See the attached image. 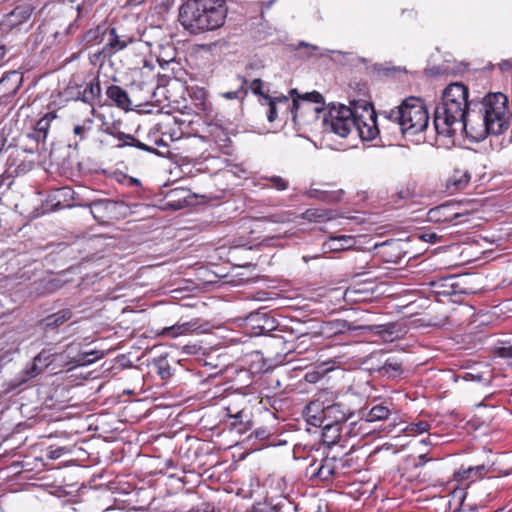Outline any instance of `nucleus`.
I'll use <instances>...</instances> for the list:
<instances>
[{
	"label": "nucleus",
	"mask_w": 512,
	"mask_h": 512,
	"mask_svg": "<svg viewBox=\"0 0 512 512\" xmlns=\"http://www.w3.org/2000/svg\"><path fill=\"white\" fill-rule=\"evenodd\" d=\"M336 394L329 390H321L315 394L314 399L305 407L306 419L315 418L331 405L336 404Z\"/></svg>",
	"instance_id": "ddd939ff"
},
{
	"label": "nucleus",
	"mask_w": 512,
	"mask_h": 512,
	"mask_svg": "<svg viewBox=\"0 0 512 512\" xmlns=\"http://www.w3.org/2000/svg\"><path fill=\"white\" fill-rule=\"evenodd\" d=\"M355 244V240L352 236H336L331 237L327 243L331 251H342L352 248Z\"/></svg>",
	"instance_id": "c756f323"
},
{
	"label": "nucleus",
	"mask_w": 512,
	"mask_h": 512,
	"mask_svg": "<svg viewBox=\"0 0 512 512\" xmlns=\"http://www.w3.org/2000/svg\"><path fill=\"white\" fill-rule=\"evenodd\" d=\"M176 55L177 51L173 45H159V52L156 55L157 62L164 69L165 66L175 62Z\"/></svg>",
	"instance_id": "c85d7f7f"
},
{
	"label": "nucleus",
	"mask_w": 512,
	"mask_h": 512,
	"mask_svg": "<svg viewBox=\"0 0 512 512\" xmlns=\"http://www.w3.org/2000/svg\"><path fill=\"white\" fill-rule=\"evenodd\" d=\"M143 35L139 29H132L125 23H117L114 26L108 24V36L102 53L105 56H112L126 49L129 45L142 41Z\"/></svg>",
	"instance_id": "423d86ee"
},
{
	"label": "nucleus",
	"mask_w": 512,
	"mask_h": 512,
	"mask_svg": "<svg viewBox=\"0 0 512 512\" xmlns=\"http://www.w3.org/2000/svg\"><path fill=\"white\" fill-rule=\"evenodd\" d=\"M103 354L96 350L78 351L74 354L73 345L69 344L63 351H55L54 366L55 369L71 370L80 366H87L100 359Z\"/></svg>",
	"instance_id": "1a4fd4ad"
},
{
	"label": "nucleus",
	"mask_w": 512,
	"mask_h": 512,
	"mask_svg": "<svg viewBox=\"0 0 512 512\" xmlns=\"http://www.w3.org/2000/svg\"><path fill=\"white\" fill-rule=\"evenodd\" d=\"M309 196L319 201L336 203L341 200L342 191H322L318 189H312L309 192Z\"/></svg>",
	"instance_id": "2f4dec72"
},
{
	"label": "nucleus",
	"mask_w": 512,
	"mask_h": 512,
	"mask_svg": "<svg viewBox=\"0 0 512 512\" xmlns=\"http://www.w3.org/2000/svg\"><path fill=\"white\" fill-rule=\"evenodd\" d=\"M157 368L162 379H167L172 375L170 365L165 359H160L157 362Z\"/></svg>",
	"instance_id": "49530a36"
},
{
	"label": "nucleus",
	"mask_w": 512,
	"mask_h": 512,
	"mask_svg": "<svg viewBox=\"0 0 512 512\" xmlns=\"http://www.w3.org/2000/svg\"><path fill=\"white\" fill-rule=\"evenodd\" d=\"M145 0H129L128 3L133 6H138L144 3Z\"/></svg>",
	"instance_id": "69168bd1"
},
{
	"label": "nucleus",
	"mask_w": 512,
	"mask_h": 512,
	"mask_svg": "<svg viewBox=\"0 0 512 512\" xmlns=\"http://www.w3.org/2000/svg\"><path fill=\"white\" fill-rule=\"evenodd\" d=\"M263 82L261 79H254L250 82L249 86L247 85L248 91L251 90L252 93L260 96V101H263L264 96H269L268 94L263 93L262 91Z\"/></svg>",
	"instance_id": "a18cd8bd"
},
{
	"label": "nucleus",
	"mask_w": 512,
	"mask_h": 512,
	"mask_svg": "<svg viewBox=\"0 0 512 512\" xmlns=\"http://www.w3.org/2000/svg\"><path fill=\"white\" fill-rule=\"evenodd\" d=\"M383 370L386 373H400L402 370L401 364L396 361L387 360L383 365Z\"/></svg>",
	"instance_id": "de8ad7c7"
},
{
	"label": "nucleus",
	"mask_w": 512,
	"mask_h": 512,
	"mask_svg": "<svg viewBox=\"0 0 512 512\" xmlns=\"http://www.w3.org/2000/svg\"><path fill=\"white\" fill-rule=\"evenodd\" d=\"M430 425L425 421H420L418 423L411 424L409 427L410 432L415 433H423L429 430Z\"/></svg>",
	"instance_id": "3c124183"
},
{
	"label": "nucleus",
	"mask_w": 512,
	"mask_h": 512,
	"mask_svg": "<svg viewBox=\"0 0 512 512\" xmlns=\"http://www.w3.org/2000/svg\"><path fill=\"white\" fill-rule=\"evenodd\" d=\"M390 416V409L387 406L378 404L373 406L366 414V421L375 422L386 420Z\"/></svg>",
	"instance_id": "72a5a7b5"
},
{
	"label": "nucleus",
	"mask_w": 512,
	"mask_h": 512,
	"mask_svg": "<svg viewBox=\"0 0 512 512\" xmlns=\"http://www.w3.org/2000/svg\"><path fill=\"white\" fill-rule=\"evenodd\" d=\"M247 321L253 328L259 329V331L257 332L258 334H262L271 329V327L267 326L269 319L267 318V315L265 313H251L247 317Z\"/></svg>",
	"instance_id": "473e14b6"
},
{
	"label": "nucleus",
	"mask_w": 512,
	"mask_h": 512,
	"mask_svg": "<svg viewBox=\"0 0 512 512\" xmlns=\"http://www.w3.org/2000/svg\"><path fill=\"white\" fill-rule=\"evenodd\" d=\"M106 132L108 134L114 136L116 139H118L121 142L117 145V148L132 146V147H136L140 150L146 151L148 153H157V150L155 148L140 142L137 138H135L131 134H126L121 131L114 133L109 128L106 129Z\"/></svg>",
	"instance_id": "b1692460"
},
{
	"label": "nucleus",
	"mask_w": 512,
	"mask_h": 512,
	"mask_svg": "<svg viewBox=\"0 0 512 512\" xmlns=\"http://www.w3.org/2000/svg\"><path fill=\"white\" fill-rule=\"evenodd\" d=\"M12 184L10 181V175L7 172H4L0 176V195L4 193L6 189H8Z\"/></svg>",
	"instance_id": "603ef678"
},
{
	"label": "nucleus",
	"mask_w": 512,
	"mask_h": 512,
	"mask_svg": "<svg viewBox=\"0 0 512 512\" xmlns=\"http://www.w3.org/2000/svg\"><path fill=\"white\" fill-rule=\"evenodd\" d=\"M473 115L468 112V88L452 83L443 91L442 102L435 109L434 128L438 135L452 137L457 132L470 137Z\"/></svg>",
	"instance_id": "f257e3e1"
},
{
	"label": "nucleus",
	"mask_w": 512,
	"mask_h": 512,
	"mask_svg": "<svg viewBox=\"0 0 512 512\" xmlns=\"http://www.w3.org/2000/svg\"><path fill=\"white\" fill-rule=\"evenodd\" d=\"M353 414L354 413L351 412L350 409L338 402L325 409L323 413H320L317 417L308 419L307 422L313 426L323 425V423L342 425L345 421L351 418Z\"/></svg>",
	"instance_id": "9b49d317"
},
{
	"label": "nucleus",
	"mask_w": 512,
	"mask_h": 512,
	"mask_svg": "<svg viewBox=\"0 0 512 512\" xmlns=\"http://www.w3.org/2000/svg\"><path fill=\"white\" fill-rule=\"evenodd\" d=\"M189 330V325L187 323L181 325H174L171 327H167L164 329L163 333L167 334L173 338L178 337L186 333Z\"/></svg>",
	"instance_id": "37998d69"
},
{
	"label": "nucleus",
	"mask_w": 512,
	"mask_h": 512,
	"mask_svg": "<svg viewBox=\"0 0 512 512\" xmlns=\"http://www.w3.org/2000/svg\"><path fill=\"white\" fill-rule=\"evenodd\" d=\"M101 86L98 78L86 84L83 90L78 91L75 100H80L87 104L90 109V114L94 115L95 108L94 102L101 97Z\"/></svg>",
	"instance_id": "6ab92c4d"
},
{
	"label": "nucleus",
	"mask_w": 512,
	"mask_h": 512,
	"mask_svg": "<svg viewBox=\"0 0 512 512\" xmlns=\"http://www.w3.org/2000/svg\"><path fill=\"white\" fill-rule=\"evenodd\" d=\"M464 501H465V495H462L459 508L455 512H464L466 510V505H465Z\"/></svg>",
	"instance_id": "e2e57ef3"
},
{
	"label": "nucleus",
	"mask_w": 512,
	"mask_h": 512,
	"mask_svg": "<svg viewBox=\"0 0 512 512\" xmlns=\"http://www.w3.org/2000/svg\"><path fill=\"white\" fill-rule=\"evenodd\" d=\"M261 104L268 106L267 119L269 122H273L276 120L279 108L281 109L283 115H289L290 99L288 96H264Z\"/></svg>",
	"instance_id": "f3484780"
},
{
	"label": "nucleus",
	"mask_w": 512,
	"mask_h": 512,
	"mask_svg": "<svg viewBox=\"0 0 512 512\" xmlns=\"http://www.w3.org/2000/svg\"><path fill=\"white\" fill-rule=\"evenodd\" d=\"M254 435L256 438L263 440L270 435V432L265 428H259L254 431Z\"/></svg>",
	"instance_id": "6e6d98bb"
},
{
	"label": "nucleus",
	"mask_w": 512,
	"mask_h": 512,
	"mask_svg": "<svg viewBox=\"0 0 512 512\" xmlns=\"http://www.w3.org/2000/svg\"><path fill=\"white\" fill-rule=\"evenodd\" d=\"M237 80L240 83L239 89L223 93V97L226 99H243L248 94V80L241 75H237Z\"/></svg>",
	"instance_id": "e433bc0d"
},
{
	"label": "nucleus",
	"mask_w": 512,
	"mask_h": 512,
	"mask_svg": "<svg viewBox=\"0 0 512 512\" xmlns=\"http://www.w3.org/2000/svg\"><path fill=\"white\" fill-rule=\"evenodd\" d=\"M117 202L109 199L95 200L90 203V212L94 219L99 223H104L112 218L113 213L116 211Z\"/></svg>",
	"instance_id": "2eb2a0df"
},
{
	"label": "nucleus",
	"mask_w": 512,
	"mask_h": 512,
	"mask_svg": "<svg viewBox=\"0 0 512 512\" xmlns=\"http://www.w3.org/2000/svg\"><path fill=\"white\" fill-rule=\"evenodd\" d=\"M321 375L318 372H308L305 375V380L309 383H316Z\"/></svg>",
	"instance_id": "5fc2aeb1"
},
{
	"label": "nucleus",
	"mask_w": 512,
	"mask_h": 512,
	"mask_svg": "<svg viewBox=\"0 0 512 512\" xmlns=\"http://www.w3.org/2000/svg\"><path fill=\"white\" fill-rule=\"evenodd\" d=\"M470 174L464 169H455L446 181V188L450 193L466 188L470 181Z\"/></svg>",
	"instance_id": "393cba45"
},
{
	"label": "nucleus",
	"mask_w": 512,
	"mask_h": 512,
	"mask_svg": "<svg viewBox=\"0 0 512 512\" xmlns=\"http://www.w3.org/2000/svg\"><path fill=\"white\" fill-rule=\"evenodd\" d=\"M227 417L231 420L230 426L240 434L246 433L252 428V415L247 401L239 397L225 407Z\"/></svg>",
	"instance_id": "9d476101"
},
{
	"label": "nucleus",
	"mask_w": 512,
	"mask_h": 512,
	"mask_svg": "<svg viewBox=\"0 0 512 512\" xmlns=\"http://www.w3.org/2000/svg\"><path fill=\"white\" fill-rule=\"evenodd\" d=\"M262 180L270 183V185L263 184L262 188L273 187L278 191H284L289 187V181L281 176L263 177Z\"/></svg>",
	"instance_id": "ea45409f"
},
{
	"label": "nucleus",
	"mask_w": 512,
	"mask_h": 512,
	"mask_svg": "<svg viewBox=\"0 0 512 512\" xmlns=\"http://www.w3.org/2000/svg\"><path fill=\"white\" fill-rule=\"evenodd\" d=\"M55 112L46 113L35 125V129L42 133V137H47L51 122L56 118Z\"/></svg>",
	"instance_id": "58836bf2"
},
{
	"label": "nucleus",
	"mask_w": 512,
	"mask_h": 512,
	"mask_svg": "<svg viewBox=\"0 0 512 512\" xmlns=\"http://www.w3.org/2000/svg\"><path fill=\"white\" fill-rule=\"evenodd\" d=\"M465 215L459 211V205L454 203L436 206L427 213L428 220L435 223H452Z\"/></svg>",
	"instance_id": "f8f14e48"
},
{
	"label": "nucleus",
	"mask_w": 512,
	"mask_h": 512,
	"mask_svg": "<svg viewBox=\"0 0 512 512\" xmlns=\"http://www.w3.org/2000/svg\"><path fill=\"white\" fill-rule=\"evenodd\" d=\"M108 36V24L101 23L97 25L95 28H91L86 31L82 35V41L85 42L86 45H95L100 44L102 42L106 43V39Z\"/></svg>",
	"instance_id": "bb28decb"
},
{
	"label": "nucleus",
	"mask_w": 512,
	"mask_h": 512,
	"mask_svg": "<svg viewBox=\"0 0 512 512\" xmlns=\"http://www.w3.org/2000/svg\"><path fill=\"white\" fill-rule=\"evenodd\" d=\"M286 342H283V341H277V343L275 344V346L278 348L279 346H286Z\"/></svg>",
	"instance_id": "774afa93"
},
{
	"label": "nucleus",
	"mask_w": 512,
	"mask_h": 512,
	"mask_svg": "<svg viewBox=\"0 0 512 512\" xmlns=\"http://www.w3.org/2000/svg\"><path fill=\"white\" fill-rule=\"evenodd\" d=\"M355 130L363 141H372L380 133L377 125V115L372 104L368 102L354 103Z\"/></svg>",
	"instance_id": "6e6552de"
},
{
	"label": "nucleus",
	"mask_w": 512,
	"mask_h": 512,
	"mask_svg": "<svg viewBox=\"0 0 512 512\" xmlns=\"http://www.w3.org/2000/svg\"><path fill=\"white\" fill-rule=\"evenodd\" d=\"M403 135H416L428 127L429 115L424 102L417 97L406 98L399 106L383 113Z\"/></svg>",
	"instance_id": "20e7f679"
},
{
	"label": "nucleus",
	"mask_w": 512,
	"mask_h": 512,
	"mask_svg": "<svg viewBox=\"0 0 512 512\" xmlns=\"http://www.w3.org/2000/svg\"><path fill=\"white\" fill-rule=\"evenodd\" d=\"M298 347H283L282 348V352L283 353H277L276 355V361L278 363H282L283 361H285L286 357L288 354H290L292 352V350H296Z\"/></svg>",
	"instance_id": "864d4df0"
},
{
	"label": "nucleus",
	"mask_w": 512,
	"mask_h": 512,
	"mask_svg": "<svg viewBox=\"0 0 512 512\" xmlns=\"http://www.w3.org/2000/svg\"><path fill=\"white\" fill-rule=\"evenodd\" d=\"M501 71H508L512 68V59H506L499 63Z\"/></svg>",
	"instance_id": "4d7b16f0"
},
{
	"label": "nucleus",
	"mask_w": 512,
	"mask_h": 512,
	"mask_svg": "<svg viewBox=\"0 0 512 512\" xmlns=\"http://www.w3.org/2000/svg\"><path fill=\"white\" fill-rule=\"evenodd\" d=\"M56 349L54 347L43 348L36 356L35 361H38L44 368L54 366V357Z\"/></svg>",
	"instance_id": "f704fd0d"
},
{
	"label": "nucleus",
	"mask_w": 512,
	"mask_h": 512,
	"mask_svg": "<svg viewBox=\"0 0 512 512\" xmlns=\"http://www.w3.org/2000/svg\"><path fill=\"white\" fill-rule=\"evenodd\" d=\"M299 46L309 47V48H311V49H313V50H318V47L313 46V45H310V44L305 43V42H300V43H299Z\"/></svg>",
	"instance_id": "338daca9"
},
{
	"label": "nucleus",
	"mask_w": 512,
	"mask_h": 512,
	"mask_svg": "<svg viewBox=\"0 0 512 512\" xmlns=\"http://www.w3.org/2000/svg\"><path fill=\"white\" fill-rule=\"evenodd\" d=\"M312 478H319L323 481L330 480L336 469L335 458L325 457L319 464L311 463L308 467Z\"/></svg>",
	"instance_id": "412c9836"
},
{
	"label": "nucleus",
	"mask_w": 512,
	"mask_h": 512,
	"mask_svg": "<svg viewBox=\"0 0 512 512\" xmlns=\"http://www.w3.org/2000/svg\"><path fill=\"white\" fill-rule=\"evenodd\" d=\"M356 330H360V326H354L346 320L336 319L323 322L320 326L319 333L324 337L331 338Z\"/></svg>",
	"instance_id": "dca6fc26"
},
{
	"label": "nucleus",
	"mask_w": 512,
	"mask_h": 512,
	"mask_svg": "<svg viewBox=\"0 0 512 512\" xmlns=\"http://www.w3.org/2000/svg\"><path fill=\"white\" fill-rule=\"evenodd\" d=\"M93 119L86 118L82 121V123H78L74 125L73 134L79 138L80 141H83L87 138L88 133L92 130Z\"/></svg>",
	"instance_id": "4c0bfd02"
},
{
	"label": "nucleus",
	"mask_w": 512,
	"mask_h": 512,
	"mask_svg": "<svg viewBox=\"0 0 512 512\" xmlns=\"http://www.w3.org/2000/svg\"><path fill=\"white\" fill-rule=\"evenodd\" d=\"M44 369L45 368L40 365L38 361H35L34 357L31 363L27 364L26 367L14 379L7 383L6 392L17 390L29 380L42 373Z\"/></svg>",
	"instance_id": "4468645a"
},
{
	"label": "nucleus",
	"mask_w": 512,
	"mask_h": 512,
	"mask_svg": "<svg viewBox=\"0 0 512 512\" xmlns=\"http://www.w3.org/2000/svg\"><path fill=\"white\" fill-rule=\"evenodd\" d=\"M303 217L309 221L326 220V219L331 218L328 215L327 211L315 209V208L307 209L305 211V213L303 214Z\"/></svg>",
	"instance_id": "79ce46f5"
},
{
	"label": "nucleus",
	"mask_w": 512,
	"mask_h": 512,
	"mask_svg": "<svg viewBox=\"0 0 512 512\" xmlns=\"http://www.w3.org/2000/svg\"><path fill=\"white\" fill-rule=\"evenodd\" d=\"M354 103L352 107L345 105H333L323 116V128L327 132H332L342 138L347 137L355 124Z\"/></svg>",
	"instance_id": "0eeeda50"
},
{
	"label": "nucleus",
	"mask_w": 512,
	"mask_h": 512,
	"mask_svg": "<svg viewBox=\"0 0 512 512\" xmlns=\"http://www.w3.org/2000/svg\"><path fill=\"white\" fill-rule=\"evenodd\" d=\"M77 26L75 25V23H69L68 26L65 28L63 34L65 35H70V34H73L76 30H77Z\"/></svg>",
	"instance_id": "bf43d9fd"
},
{
	"label": "nucleus",
	"mask_w": 512,
	"mask_h": 512,
	"mask_svg": "<svg viewBox=\"0 0 512 512\" xmlns=\"http://www.w3.org/2000/svg\"><path fill=\"white\" fill-rule=\"evenodd\" d=\"M70 309H62L38 321L37 326L44 332L55 331L72 318Z\"/></svg>",
	"instance_id": "a211bd4d"
},
{
	"label": "nucleus",
	"mask_w": 512,
	"mask_h": 512,
	"mask_svg": "<svg viewBox=\"0 0 512 512\" xmlns=\"http://www.w3.org/2000/svg\"><path fill=\"white\" fill-rule=\"evenodd\" d=\"M194 97H195V100L198 101V103H196V105L199 110L206 112V113L210 112L211 104L207 100V92L204 89H198L197 91H195Z\"/></svg>",
	"instance_id": "a19ab883"
},
{
	"label": "nucleus",
	"mask_w": 512,
	"mask_h": 512,
	"mask_svg": "<svg viewBox=\"0 0 512 512\" xmlns=\"http://www.w3.org/2000/svg\"><path fill=\"white\" fill-rule=\"evenodd\" d=\"M226 16L225 0H188L179 10L180 24L192 34L218 29Z\"/></svg>",
	"instance_id": "f03ea898"
},
{
	"label": "nucleus",
	"mask_w": 512,
	"mask_h": 512,
	"mask_svg": "<svg viewBox=\"0 0 512 512\" xmlns=\"http://www.w3.org/2000/svg\"><path fill=\"white\" fill-rule=\"evenodd\" d=\"M32 11L33 8L29 4L19 5L5 15L4 25L10 28L17 27L30 18Z\"/></svg>",
	"instance_id": "5701e85b"
},
{
	"label": "nucleus",
	"mask_w": 512,
	"mask_h": 512,
	"mask_svg": "<svg viewBox=\"0 0 512 512\" xmlns=\"http://www.w3.org/2000/svg\"><path fill=\"white\" fill-rule=\"evenodd\" d=\"M360 330L378 335L384 342H393L400 337L401 329L396 323L360 326Z\"/></svg>",
	"instance_id": "aec40b11"
},
{
	"label": "nucleus",
	"mask_w": 512,
	"mask_h": 512,
	"mask_svg": "<svg viewBox=\"0 0 512 512\" xmlns=\"http://www.w3.org/2000/svg\"><path fill=\"white\" fill-rule=\"evenodd\" d=\"M29 137L33 138L38 143H40V142L44 143L47 138V137H42V133L38 132L36 129H34V131L31 134H29Z\"/></svg>",
	"instance_id": "13d9d810"
},
{
	"label": "nucleus",
	"mask_w": 512,
	"mask_h": 512,
	"mask_svg": "<svg viewBox=\"0 0 512 512\" xmlns=\"http://www.w3.org/2000/svg\"><path fill=\"white\" fill-rule=\"evenodd\" d=\"M106 95L117 107L121 109L128 110L131 106L128 93L118 85L108 86L106 89Z\"/></svg>",
	"instance_id": "a878e982"
},
{
	"label": "nucleus",
	"mask_w": 512,
	"mask_h": 512,
	"mask_svg": "<svg viewBox=\"0 0 512 512\" xmlns=\"http://www.w3.org/2000/svg\"><path fill=\"white\" fill-rule=\"evenodd\" d=\"M316 427L322 429L324 442L335 443L340 438L341 424L323 423V425H317Z\"/></svg>",
	"instance_id": "7c9ffc66"
},
{
	"label": "nucleus",
	"mask_w": 512,
	"mask_h": 512,
	"mask_svg": "<svg viewBox=\"0 0 512 512\" xmlns=\"http://www.w3.org/2000/svg\"><path fill=\"white\" fill-rule=\"evenodd\" d=\"M488 469L485 465L471 466L468 468H460L454 472V479L457 481L470 480L475 481L482 477Z\"/></svg>",
	"instance_id": "cd10ccee"
},
{
	"label": "nucleus",
	"mask_w": 512,
	"mask_h": 512,
	"mask_svg": "<svg viewBox=\"0 0 512 512\" xmlns=\"http://www.w3.org/2000/svg\"><path fill=\"white\" fill-rule=\"evenodd\" d=\"M22 80V74L18 71L13 70L5 73L0 79V92H3V96H14L21 87Z\"/></svg>",
	"instance_id": "4be33fe9"
},
{
	"label": "nucleus",
	"mask_w": 512,
	"mask_h": 512,
	"mask_svg": "<svg viewBox=\"0 0 512 512\" xmlns=\"http://www.w3.org/2000/svg\"><path fill=\"white\" fill-rule=\"evenodd\" d=\"M6 53H7V49L4 45H0V66L4 63L5 61V56H6Z\"/></svg>",
	"instance_id": "680f3d73"
},
{
	"label": "nucleus",
	"mask_w": 512,
	"mask_h": 512,
	"mask_svg": "<svg viewBox=\"0 0 512 512\" xmlns=\"http://www.w3.org/2000/svg\"><path fill=\"white\" fill-rule=\"evenodd\" d=\"M495 354L501 358L512 359V343L503 342L495 348Z\"/></svg>",
	"instance_id": "c03bdc74"
},
{
	"label": "nucleus",
	"mask_w": 512,
	"mask_h": 512,
	"mask_svg": "<svg viewBox=\"0 0 512 512\" xmlns=\"http://www.w3.org/2000/svg\"><path fill=\"white\" fill-rule=\"evenodd\" d=\"M253 512H278L276 507L267 502H259L253 507Z\"/></svg>",
	"instance_id": "8fccbe9b"
},
{
	"label": "nucleus",
	"mask_w": 512,
	"mask_h": 512,
	"mask_svg": "<svg viewBox=\"0 0 512 512\" xmlns=\"http://www.w3.org/2000/svg\"><path fill=\"white\" fill-rule=\"evenodd\" d=\"M476 118L481 121V124L478 129L474 124L471 125L470 137L481 139L489 134L504 133L510 125L508 97L501 92L487 94L480 103Z\"/></svg>",
	"instance_id": "7ed1b4c3"
},
{
	"label": "nucleus",
	"mask_w": 512,
	"mask_h": 512,
	"mask_svg": "<svg viewBox=\"0 0 512 512\" xmlns=\"http://www.w3.org/2000/svg\"><path fill=\"white\" fill-rule=\"evenodd\" d=\"M185 193H186V191L184 189L171 190L167 194V199H168L167 205L170 206L171 208H173L174 210H179V209L183 208L187 203L185 196L182 198H178V199H175V198H177L180 194H185Z\"/></svg>",
	"instance_id": "c9c22d12"
},
{
	"label": "nucleus",
	"mask_w": 512,
	"mask_h": 512,
	"mask_svg": "<svg viewBox=\"0 0 512 512\" xmlns=\"http://www.w3.org/2000/svg\"><path fill=\"white\" fill-rule=\"evenodd\" d=\"M418 237L420 240L429 242V243H436L441 238L440 236H438L437 233L432 232V231H424V232L420 233Z\"/></svg>",
	"instance_id": "09e8293b"
},
{
	"label": "nucleus",
	"mask_w": 512,
	"mask_h": 512,
	"mask_svg": "<svg viewBox=\"0 0 512 512\" xmlns=\"http://www.w3.org/2000/svg\"><path fill=\"white\" fill-rule=\"evenodd\" d=\"M210 134L215 135V137H219V133H223V131L217 125H210Z\"/></svg>",
	"instance_id": "052dcab7"
},
{
	"label": "nucleus",
	"mask_w": 512,
	"mask_h": 512,
	"mask_svg": "<svg viewBox=\"0 0 512 512\" xmlns=\"http://www.w3.org/2000/svg\"><path fill=\"white\" fill-rule=\"evenodd\" d=\"M6 142V138L0 135V154L3 152Z\"/></svg>",
	"instance_id": "0e129e2a"
},
{
	"label": "nucleus",
	"mask_w": 512,
	"mask_h": 512,
	"mask_svg": "<svg viewBox=\"0 0 512 512\" xmlns=\"http://www.w3.org/2000/svg\"><path fill=\"white\" fill-rule=\"evenodd\" d=\"M293 98L290 103L289 115L296 125H306L316 120L321 112H324V98L317 92L312 91L303 95L299 94L297 89H291L289 92Z\"/></svg>",
	"instance_id": "39448f33"
}]
</instances>
